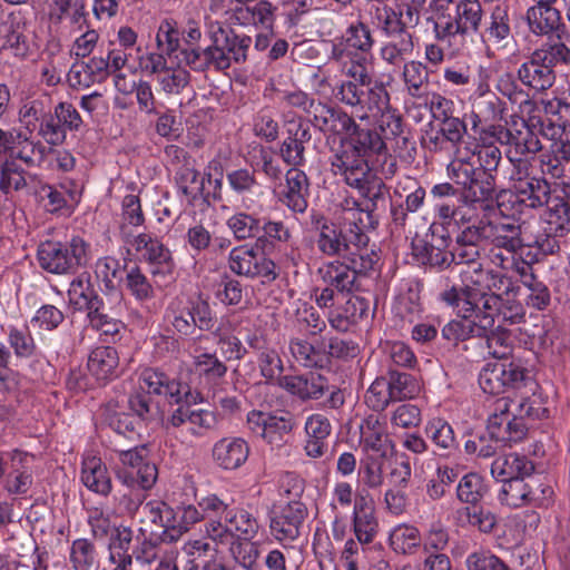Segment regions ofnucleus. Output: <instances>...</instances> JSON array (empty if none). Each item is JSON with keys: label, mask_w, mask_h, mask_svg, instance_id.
Instances as JSON below:
<instances>
[{"label": "nucleus", "mask_w": 570, "mask_h": 570, "mask_svg": "<svg viewBox=\"0 0 570 570\" xmlns=\"http://www.w3.org/2000/svg\"><path fill=\"white\" fill-rule=\"evenodd\" d=\"M26 187V170L13 159H4L0 164V190L8 195Z\"/></svg>", "instance_id": "obj_40"}, {"label": "nucleus", "mask_w": 570, "mask_h": 570, "mask_svg": "<svg viewBox=\"0 0 570 570\" xmlns=\"http://www.w3.org/2000/svg\"><path fill=\"white\" fill-rule=\"evenodd\" d=\"M117 478L128 488L149 490L157 481L158 470L155 463L146 461L131 471H117Z\"/></svg>", "instance_id": "obj_31"}, {"label": "nucleus", "mask_w": 570, "mask_h": 570, "mask_svg": "<svg viewBox=\"0 0 570 570\" xmlns=\"http://www.w3.org/2000/svg\"><path fill=\"white\" fill-rule=\"evenodd\" d=\"M223 49L229 56L232 62L243 63L247 60V52L252 45V38L246 35H238L234 29L218 27L213 31Z\"/></svg>", "instance_id": "obj_28"}, {"label": "nucleus", "mask_w": 570, "mask_h": 570, "mask_svg": "<svg viewBox=\"0 0 570 570\" xmlns=\"http://www.w3.org/2000/svg\"><path fill=\"white\" fill-rule=\"evenodd\" d=\"M288 348L295 361L304 367L323 368L327 365L324 341L312 344L305 338L295 337L289 341Z\"/></svg>", "instance_id": "obj_25"}, {"label": "nucleus", "mask_w": 570, "mask_h": 570, "mask_svg": "<svg viewBox=\"0 0 570 570\" xmlns=\"http://www.w3.org/2000/svg\"><path fill=\"white\" fill-rule=\"evenodd\" d=\"M228 267L238 276L261 278L262 284H271L279 276L276 263L248 245L237 246L229 252Z\"/></svg>", "instance_id": "obj_9"}, {"label": "nucleus", "mask_w": 570, "mask_h": 570, "mask_svg": "<svg viewBox=\"0 0 570 570\" xmlns=\"http://www.w3.org/2000/svg\"><path fill=\"white\" fill-rule=\"evenodd\" d=\"M142 258L149 264L153 275H171L176 264L170 250L159 239H155L150 247L142 253Z\"/></svg>", "instance_id": "obj_32"}, {"label": "nucleus", "mask_w": 570, "mask_h": 570, "mask_svg": "<svg viewBox=\"0 0 570 570\" xmlns=\"http://www.w3.org/2000/svg\"><path fill=\"white\" fill-rule=\"evenodd\" d=\"M484 289L500 297L518 296L520 286L518 282L507 273L491 269L487 272V285Z\"/></svg>", "instance_id": "obj_51"}, {"label": "nucleus", "mask_w": 570, "mask_h": 570, "mask_svg": "<svg viewBox=\"0 0 570 570\" xmlns=\"http://www.w3.org/2000/svg\"><path fill=\"white\" fill-rule=\"evenodd\" d=\"M391 402H395L386 377L381 376L370 385L365 393V403L376 412L384 411Z\"/></svg>", "instance_id": "obj_55"}, {"label": "nucleus", "mask_w": 570, "mask_h": 570, "mask_svg": "<svg viewBox=\"0 0 570 570\" xmlns=\"http://www.w3.org/2000/svg\"><path fill=\"white\" fill-rule=\"evenodd\" d=\"M128 405L138 417L139 422L153 421L159 412L158 404L153 400L151 395L145 393V391H137L130 394Z\"/></svg>", "instance_id": "obj_57"}, {"label": "nucleus", "mask_w": 570, "mask_h": 570, "mask_svg": "<svg viewBox=\"0 0 570 570\" xmlns=\"http://www.w3.org/2000/svg\"><path fill=\"white\" fill-rule=\"evenodd\" d=\"M488 487L484 479L475 472L461 478L456 487V498L460 502L475 507L487 494Z\"/></svg>", "instance_id": "obj_35"}, {"label": "nucleus", "mask_w": 570, "mask_h": 570, "mask_svg": "<svg viewBox=\"0 0 570 570\" xmlns=\"http://www.w3.org/2000/svg\"><path fill=\"white\" fill-rule=\"evenodd\" d=\"M386 381L395 402L412 399L420 392L417 380L410 373L400 372L390 367Z\"/></svg>", "instance_id": "obj_37"}, {"label": "nucleus", "mask_w": 570, "mask_h": 570, "mask_svg": "<svg viewBox=\"0 0 570 570\" xmlns=\"http://www.w3.org/2000/svg\"><path fill=\"white\" fill-rule=\"evenodd\" d=\"M430 194L435 203V212L439 218L443 222L448 220V217H445V214L443 213L448 206L450 209L458 208L461 204L466 203L460 188L454 187V185L451 183H441L434 185L431 188Z\"/></svg>", "instance_id": "obj_30"}, {"label": "nucleus", "mask_w": 570, "mask_h": 570, "mask_svg": "<svg viewBox=\"0 0 570 570\" xmlns=\"http://www.w3.org/2000/svg\"><path fill=\"white\" fill-rule=\"evenodd\" d=\"M368 242L367 234L342 208L338 220L317 235L316 244L318 250L325 256L346 257L350 253H354L351 246L356 247V250H368Z\"/></svg>", "instance_id": "obj_5"}, {"label": "nucleus", "mask_w": 570, "mask_h": 570, "mask_svg": "<svg viewBox=\"0 0 570 570\" xmlns=\"http://www.w3.org/2000/svg\"><path fill=\"white\" fill-rule=\"evenodd\" d=\"M37 261L41 269L53 275H75L90 261V246L80 236L60 242L47 239L37 248Z\"/></svg>", "instance_id": "obj_3"}, {"label": "nucleus", "mask_w": 570, "mask_h": 570, "mask_svg": "<svg viewBox=\"0 0 570 570\" xmlns=\"http://www.w3.org/2000/svg\"><path fill=\"white\" fill-rule=\"evenodd\" d=\"M468 134L465 117H454L438 122H429L422 136V147L431 154L451 156L458 150Z\"/></svg>", "instance_id": "obj_8"}, {"label": "nucleus", "mask_w": 570, "mask_h": 570, "mask_svg": "<svg viewBox=\"0 0 570 570\" xmlns=\"http://www.w3.org/2000/svg\"><path fill=\"white\" fill-rule=\"evenodd\" d=\"M489 230V219L487 218L475 220L473 225L458 230L453 249L459 264H472L481 257L483 244L488 242Z\"/></svg>", "instance_id": "obj_12"}, {"label": "nucleus", "mask_w": 570, "mask_h": 570, "mask_svg": "<svg viewBox=\"0 0 570 570\" xmlns=\"http://www.w3.org/2000/svg\"><path fill=\"white\" fill-rule=\"evenodd\" d=\"M125 285L129 293L139 302L149 301L155 296L153 285L138 266L127 271Z\"/></svg>", "instance_id": "obj_52"}, {"label": "nucleus", "mask_w": 570, "mask_h": 570, "mask_svg": "<svg viewBox=\"0 0 570 570\" xmlns=\"http://www.w3.org/2000/svg\"><path fill=\"white\" fill-rule=\"evenodd\" d=\"M518 80L535 92H544L556 82V72L532 52L517 70Z\"/></svg>", "instance_id": "obj_17"}, {"label": "nucleus", "mask_w": 570, "mask_h": 570, "mask_svg": "<svg viewBox=\"0 0 570 570\" xmlns=\"http://www.w3.org/2000/svg\"><path fill=\"white\" fill-rule=\"evenodd\" d=\"M485 33L489 40L497 45L505 42L511 37L509 4L507 2L494 6Z\"/></svg>", "instance_id": "obj_34"}, {"label": "nucleus", "mask_w": 570, "mask_h": 570, "mask_svg": "<svg viewBox=\"0 0 570 570\" xmlns=\"http://www.w3.org/2000/svg\"><path fill=\"white\" fill-rule=\"evenodd\" d=\"M533 52L551 70L559 65L570 66V48L562 41H548Z\"/></svg>", "instance_id": "obj_45"}, {"label": "nucleus", "mask_w": 570, "mask_h": 570, "mask_svg": "<svg viewBox=\"0 0 570 570\" xmlns=\"http://www.w3.org/2000/svg\"><path fill=\"white\" fill-rule=\"evenodd\" d=\"M230 551L235 561L246 570H258L261 556L259 544L252 540H243L232 544Z\"/></svg>", "instance_id": "obj_58"}, {"label": "nucleus", "mask_w": 570, "mask_h": 570, "mask_svg": "<svg viewBox=\"0 0 570 570\" xmlns=\"http://www.w3.org/2000/svg\"><path fill=\"white\" fill-rule=\"evenodd\" d=\"M11 472L6 476L4 488L12 494H24L32 484V476L27 470H20L16 466L14 462L18 459L22 463L27 454L14 450L11 454Z\"/></svg>", "instance_id": "obj_44"}, {"label": "nucleus", "mask_w": 570, "mask_h": 570, "mask_svg": "<svg viewBox=\"0 0 570 570\" xmlns=\"http://www.w3.org/2000/svg\"><path fill=\"white\" fill-rule=\"evenodd\" d=\"M533 471L532 461L518 453L498 456L491 465V474L502 483L514 480V478H531Z\"/></svg>", "instance_id": "obj_20"}, {"label": "nucleus", "mask_w": 570, "mask_h": 570, "mask_svg": "<svg viewBox=\"0 0 570 570\" xmlns=\"http://www.w3.org/2000/svg\"><path fill=\"white\" fill-rule=\"evenodd\" d=\"M466 570H513L492 551L480 549L471 552L465 560Z\"/></svg>", "instance_id": "obj_56"}, {"label": "nucleus", "mask_w": 570, "mask_h": 570, "mask_svg": "<svg viewBox=\"0 0 570 570\" xmlns=\"http://www.w3.org/2000/svg\"><path fill=\"white\" fill-rule=\"evenodd\" d=\"M343 258V262L333 261L318 269L324 283L334 287L337 293L356 291L357 277L366 276L379 262V255L374 250H355Z\"/></svg>", "instance_id": "obj_4"}, {"label": "nucleus", "mask_w": 570, "mask_h": 570, "mask_svg": "<svg viewBox=\"0 0 570 570\" xmlns=\"http://www.w3.org/2000/svg\"><path fill=\"white\" fill-rule=\"evenodd\" d=\"M544 207L546 226L554 234L567 235L570 232V197L551 196Z\"/></svg>", "instance_id": "obj_27"}, {"label": "nucleus", "mask_w": 570, "mask_h": 570, "mask_svg": "<svg viewBox=\"0 0 570 570\" xmlns=\"http://www.w3.org/2000/svg\"><path fill=\"white\" fill-rule=\"evenodd\" d=\"M507 145L512 146L520 156L535 155L542 149L538 135L525 122L521 129L511 130Z\"/></svg>", "instance_id": "obj_43"}, {"label": "nucleus", "mask_w": 570, "mask_h": 570, "mask_svg": "<svg viewBox=\"0 0 570 570\" xmlns=\"http://www.w3.org/2000/svg\"><path fill=\"white\" fill-rule=\"evenodd\" d=\"M83 276L81 275L70 283L68 296L71 304L78 306L79 309L85 308L87 311L94 298H98L99 295L90 284L89 275L86 278Z\"/></svg>", "instance_id": "obj_53"}, {"label": "nucleus", "mask_w": 570, "mask_h": 570, "mask_svg": "<svg viewBox=\"0 0 570 570\" xmlns=\"http://www.w3.org/2000/svg\"><path fill=\"white\" fill-rule=\"evenodd\" d=\"M175 158L181 159L183 165L176 173V181L180 191L190 200H196L204 194V180H199V173L188 153L179 147L174 149Z\"/></svg>", "instance_id": "obj_21"}, {"label": "nucleus", "mask_w": 570, "mask_h": 570, "mask_svg": "<svg viewBox=\"0 0 570 570\" xmlns=\"http://www.w3.org/2000/svg\"><path fill=\"white\" fill-rule=\"evenodd\" d=\"M296 425V416L288 411L268 413L265 440L269 444L279 445L284 435L289 434Z\"/></svg>", "instance_id": "obj_33"}, {"label": "nucleus", "mask_w": 570, "mask_h": 570, "mask_svg": "<svg viewBox=\"0 0 570 570\" xmlns=\"http://www.w3.org/2000/svg\"><path fill=\"white\" fill-rule=\"evenodd\" d=\"M428 438L442 451L450 452L456 449V441L452 426L442 419H434L426 424Z\"/></svg>", "instance_id": "obj_49"}, {"label": "nucleus", "mask_w": 570, "mask_h": 570, "mask_svg": "<svg viewBox=\"0 0 570 570\" xmlns=\"http://www.w3.org/2000/svg\"><path fill=\"white\" fill-rule=\"evenodd\" d=\"M493 365L494 368L499 372L500 381L504 391L507 389L518 390L522 386H525L527 382L530 381L529 376L527 375V370L518 364L495 362Z\"/></svg>", "instance_id": "obj_60"}, {"label": "nucleus", "mask_w": 570, "mask_h": 570, "mask_svg": "<svg viewBox=\"0 0 570 570\" xmlns=\"http://www.w3.org/2000/svg\"><path fill=\"white\" fill-rule=\"evenodd\" d=\"M381 136L386 140H395L396 148L404 149L407 147L410 139L404 136V124L401 116L387 115L383 116L380 122Z\"/></svg>", "instance_id": "obj_61"}, {"label": "nucleus", "mask_w": 570, "mask_h": 570, "mask_svg": "<svg viewBox=\"0 0 570 570\" xmlns=\"http://www.w3.org/2000/svg\"><path fill=\"white\" fill-rule=\"evenodd\" d=\"M390 106V94L383 83L375 82L366 87L362 111L379 114Z\"/></svg>", "instance_id": "obj_63"}, {"label": "nucleus", "mask_w": 570, "mask_h": 570, "mask_svg": "<svg viewBox=\"0 0 570 570\" xmlns=\"http://www.w3.org/2000/svg\"><path fill=\"white\" fill-rule=\"evenodd\" d=\"M228 227L238 240L255 237L261 230L259 220L246 213L232 216L227 222Z\"/></svg>", "instance_id": "obj_64"}, {"label": "nucleus", "mask_w": 570, "mask_h": 570, "mask_svg": "<svg viewBox=\"0 0 570 570\" xmlns=\"http://www.w3.org/2000/svg\"><path fill=\"white\" fill-rule=\"evenodd\" d=\"M497 189V178L492 174H485L479 169L472 177V181L468 183L463 189L466 203H484L493 199Z\"/></svg>", "instance_id": "obj_29"}, {"label": "nucleus", "mask_w": 570, "mask_h": 570, "mask_svg": "<svg viewBox=\"0 0 570 570\" xmlns=\"http://www.w3.org/2000/svg\"><path fill=\"white\" fill-rule=\"evenodd\" d=\"M249 454V446L242 438H223L212 450L214 462L224 470H236L242 466Z\"/></svg>", "instance_id": "obj_18"}, {"label": "nucleus", "mask_w": 570, "mask_h": 570, "mask_svg": "<svg viewBox=\"0 0 570 570\" xmlns=\"http://www.w3.org/2000/svg\"><path fill=\"white\" fill-rule=\"evenodd\" d=\"M403 80L407 94L416 99L423 98L429 85V71L419 61H410L404 65Z\"/></svg>", "instance_id": "obj_36"}, {"label": "nucleus", "mask_w": 570, "mask_h": 570, "mask_svg": "<svg viewBox=\"0 0 570 570\" xmlns=\"http://www.w3.org/2000/svg\"><path fill=\"white\" fill-rule=\"evenodd\" d=\"M374 38L370 27L358 20L346 29V43L361 52H370L374 46Z\"/></svg>", "instance_id": "obj_59"}, {"label": "nucleus", "mask_w": 570, "mask_h": 570, "mask_svg": "<svg viewBox=\"0 0 570 570\" xmlns=\"http://www.w3.org/2000/svg\"><path fill=\"white\" fill-rule=\"evenodd\" d=\"M464 299L463 317H474L488 328H492L498 316L500 296L466 285Z\"/></svg>", "instance_id": "obj_14"}, {"label": "nucleus", "mask_w": 570, "mask_h": 570, "mask_svg": "<svg viewBox=\"0 0 570 570\" xmlns=\"http://www.w3.org/2000/svg\"><path fill=\"white\" fill-rule=\"evenodd\" d=\"M81 481L86 488L100 495L107 497L111 492V479L100 458L89 456L83 460Z\"/></svg>", "instance_id": "obj_24"}, {"label": "nucleus", "mask_w": 570, "mask_h": 570, "mask_svg": "<svg viewBox=\"0 0 570 570\" xmlns=\"http://www.w3.org/2000/svg\"><path fill=\"white\" fill-rule=\"evenodd\" d=\"M455 20L464 29V35L478 32L483 18L479 0H460L455 8Z\"/></svg>", "instance_id": "obj_38"}, {"label": "nucleus", "mask_w": 570, "mask_h": 570, "mask_svg": "<svg viewBox=\"0 0 570 570\" xmlns=\"http://www.w3.org/2000/svg\"><path fill=\"white\" fill-rule=\"evenodd\" d=\"M387 147L381 134L368 127L355 124L347 136L340 138L338 146L332 148L331 170L335 176L356 181L372 171L373 156L386 155Z\"/></svg>", "instance_id": "obj_1"}, {"label": "nucleus", "mask_w": 570, "mask_h": 570, "mask_svg": "<svg viewBox=\"0 0 570 570\" xmlns=\"http://www.w3.org/2000/svg\"><path fill=\"white\" fill-rule=\"evenodd\" d=\"M10 147L6 159L20 160L28 167L39 166L47 155V147L40 140H33L20 130L14 134Z\"/></svg>", "instance_id": "obj_23"}, {"label": "nucleus", "mask_w": 570, "mask_h": 570, "mask_svg": "<svg viewBox=\"0 0 570 570\" xmlns=\"http://www.w3.org/2000/svg\"><path fill=\"white\" fill-rule=\"evenodd\" d=\"M488 242L494 247L515 253L522 247L521 226L513 223H492L489 220Z\"/></svg>", "instance_id": "obj_26"}, {"label": "nucleus", "mask_w": 570, "mask_h": 570, "mask_svg": "<svg viewBox=\"0 0 570 570\" xmlns=\"http://www.w3.org/2000/svg\"><path fill=\"white\" fill-rule=\"evenodd\" d=\"M547 491L551 492L550 488L537 483L533 478L529 481H525V478H514L502 483L499 500L511 508L539 504L546 498Z\"/></svg>", "instance_id": "obj_13"}, {"label": "nucleus", "mask_w": 570, "mask_h": 570, "mask_svg": "<svg viewBox=\"0 0 570 570\" xmlns=\"http://www.w3.org/2000/svg\"><path fill=\"white\" fill-rule=\"evenodd\" d=\"M224 521L232 528V533L238 532L244 540H252L258 532L257 520L244 509H229Z\"/></svg>", "instance_id": "obj_46"}, {"label": "nucleus", "mask_w": 570, "mask_h": 570, "mask_svg": "<svg viewBox=\"0 0 570 570\" xmlns=\"http://www.w3.org/2000/svg\"><path fill=\"white\" fill-rule=\"evenodd\" d=\"M157 80L164 92L178 95L189 85L190 73L184 68H169Z\"/></svg>", "instance_id": "obj_62"}, {"label": "nucleus", "mask_w": 570, "mask_h": 570, "mask_svg": "<svg viewBox=\"0 0 570 570\" xmlns=\"http://www.w3.org/2000/svg\"><path fill=\"white\" fill-rule=\"evenodd\" d=\"M119 355L112 346H98L91 351L87 367L101 382H108L119 375Z\"/></svg>", "instance_id": "obj_22"}, {"label": "nucleus", "mask_w": 570, "mask_h": 570, "mask_svg": "<svg viewBox=\"0 0 570 570\" xmlns=\"http://www.w3.org/2000/svg\"><path fill=\"white\" fill-rule=\"evenodd\" d=\"M307 515L308 510L304 502L291 500L278 510L272 511L271 532L278 541H293L301 534Z\"/></svg>", "instance_id": "obj_11"}, {"label": "nucleus", "mask_w": 570, "mask_h": 570, "mask_svg": "<svg viewBox=\"0 0 570 570\" xmlns=\"http://www.w3.org/2000/svg\"><path fill=\"white\" fill-rule=\"evenodd\" d=\"M277 384L302 401H317L328 393L327 399L322 404L326 409L338 410L345 403L344 392L330 385L328 379L318 373L284 375L279 377Z\"/></svg>", "instance_id": "obj_6"}, {"label": "nucleus", "mask_w": 570, "mask_h": 570, "mask_svg": "<svg viewBox=\"0 0 570 570\" xmlns=\"http://www.w3.org/2000/svg\"><path fill=\"white\" fill-rule=\"evenodd\" d=\"M343 180L352 188H355L365 198L364 203H360L353 198L345 199L342 208L346 214L353 217L357 225L366 234L374 230L379 226L380 212H384L389 205L390 194L381 178H377L372 171L363 175L356 184L350 178Z\"/></svg>", "instance_id": "obj_2"}, {"label": "nucleus", "mask_w": 570, "mask_h": 570, "mask_svg": "<svg viewBox=\"0 0 570 570\" xmlns=\"http://www.w3.org/2000/svg\"><path fill=\"white\" fill-rule=\"evenodd\" d=\"M529 30L535 36H549L562 26L561 12L554 6L534 3L525 13Z\"/></svg>", "instance_id": "obj_19"}, {"label": "nucleus", "mask_w": 570, "mask_h": 570, "mask_svg": "<svg viewBox=\"0 0 570 570\" xmlns=\"http://www.w3.org/2000/svg\"><path fill=\"white\" fill-rule=\"evenodd\" d=\"M309 179L298 169L291 168L285 175V185L278 194V200L295 214H303L308 207Z\"/></svg>", "instance_id": "obj_15"}, {"label": "nucleus", "mask_w": 570, "mask_h": 570, "mask_svg": "<svg viewBox=\"0 0 570 570\" xmlns=\"http://www.w3.org/2000/svg\"><path fill=\"white\" fill-rule=\"evenodd\" d=\"M429 230L431 239H428L426 236L424 239L412 243V250L416 261L438 272L448 269L452 264H459L454 249H448L452 239L445 228L433 223Z\"/></svg>", "instance_id": "obj_7"}, {"label": "nucleus", "mask_w": 570, "mask_h": 570, "mask_svg": "<svg viewBox=\"0 0 570 570\" xmlns=\"http://www.w3.org/2000/svg\"><path fill=\"white\" fill-rule=\"evenodd\" d=\"M483 340H485L489 355L494 358H507L512 352V335L507 328L501 326L492 327L487 331V336H484Z\"/></svg>", "instance_id": "obj_47"}, {"label": "nucleus", "mask_w": 570, "mask_h": 570, "mask_svg": "<svg viewBox=\"0 0 570 570\" xmlns=\"http://www.w3.org/2000/svg\"><path fill=\"white\" fill-rule=\"evenodd\" d=\"M390 540L394 551L402 554L415 553L422 541L419 529L409 524L397 525Z\"/></svg>", "instance_id": "obj_41"}, {"label": "nucleus", "mask_w": 570, "mask_h": 570, "mask_svg": "<svg viewBox=\"0 0 570 570\" xmlns=\"http://www.w3.org/2000/svg\"><path fill=\"white\" fill-rule=\"evenodd\" d=\"M551 196V184L544 176L537 175L524 184L519 183L510 197L512 203L520 207V213H522L524 209L533 210L544 207Z\"/></svg>", "instance_id": "obj_16"}, {"label": "nucleus", "mask_w": 570, "mask_h": 570, "mask_svg": "<svg viewBox=\"0 0 570 570\" xmlns=\"http://www.w3.org/2000/svg\"><path fill=\"white\" fill-rule=\"evenodd\" d=\"M146 509L149 510V513L151 514L154 521L159 519L164 528V531L160 535L161 541L167 543L175 542L176 540H170V537L173 534L171 530L174 529L173 525H184L183 523H180L178 509H174L165 502H157L156 504L147 503L144 507V510Z\"/></svg>", "instance_id": "obj_39"}, {"label": "nucleus", "mask_w": 570, "mask_h": 570, "mask_svg": "<svg viewBox=\"0 0 570 570\" xmlns=\"http://www.w3.org/2000/svg\"><path fill=\"white\" fill-rule=\"evenodd\" d=\"M140 391L149 395H164L175 403L195 402L190 387L175 379L169 377L164 371L157 367H147L139 376Z\"/></svg>", "instance_id": "obj_10"}, {"label": "nucleus", "mask_w": 570, "mask_h": 570, "mask_svg": "<svg viewBox=\"0 0 570 570\" xmlns=\"http://www.w3.org/2000/svg\"><path fill=\"white\" fill-rule=\"evenodd\" d=\"M362 440L364 446L385 456L391 445L389 436L383 432L377 419L370 416L365 421V428L362 430Z\"/></svg>", "instance_id": "obj_48"}, {"label": "nucleus", "mask_w": 570, "mask_h": 570, "mask_svg": "<svg viewBox=\"0 0 570 570\" xmlns=\"http://www.w3.org/2000/svg\"><path fill=\"white\" fill-rule=\"evenodd\" d=\"M70 560L75 570H97L96 549L87 539H77L72 542Z\"/></svg>", "instance_id": "obj_50"}, {"label": "nucleus", "mask_w": 570, "mask_h": 570, "mask_svg": "<svg viewBox=\"0 0 570 570\" xmlns=\"http://www.w3.org/2000/svg\"><path fill=\"white\" fill-rule=\"evenodd\" d=\"M195 368L198 375L207 384L216 385L226 375L227 366L216 354L203 353L195 360Z\"/></svg>", "instance_id": "obj_42"}, {"label": "nucleus", "mask_w": 570, "mask_h": 570, "mask_svg": "<svg viewBox=\"0 0 570 570\" xmlns=\"http://www.w3.org/2000/svg\"><path fill=\"white\" fill-rule=\"evenodd\" d=\"M497 419H489L487 429L475 434V439L479 445V458L493 456L500 446H504L502 439H504L498 431Z\"/></svg>", "instance_id": "obj_54"}]
</instances>
